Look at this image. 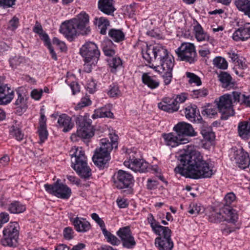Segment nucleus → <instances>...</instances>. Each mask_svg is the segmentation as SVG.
Returning <instances> with one entry per match:
<instances>
[{"instance_id": "2", "label": "nucleus", "mask_w": 250, "mask_h": 250, "mask_svg": "<svg viewBox=\"0 0 250 250\" xmlns=\"http://www.w3.org/2000/svg\"><path fill=\"white\" fill-rule=\"evenodd\" d=\"M143 58L150 63L153 60L159 61L160 65L154 67L156 71L162 73L165 85L169 84L172 78V69L174 65V60L172 56L163 46L156 45H146L145 50H142Z\"/></svg>"}, {"instance_id": "25", "label": "nucleus", "mask_w": 250, "mask_h": 250, "mask_svg": "<svg viewBox=\"0 0 250 250\" xmlns=\"http://www.w3.org/2000/svg\"><path fill=\"white\" fill-rule=\"evenodd\" d=\"M58 123L60 127L63 128L62 131L64 132L69 131L74 126V124L72 122L71 118L65 114L59 116Z\"/></svg>"}, {"instance_id": "64", "label": "nucleus", "mask_w": 250, "mask_h": 250, "mask_svg": "<svg viewBox=\"0 0 250 250\" xmlns=\"http://www.w3.org/2000/svg\"><path fill=\"white\" fill-rule=\"evenodd\" d=\"M9 219V214L7 213L2 212L0 214V221L3 224L7 223Z\"/></svg>"}, {"instance_id": "15", "label": "nucleus", "mask_w": 250, "mask_h": 250, "mask_svg": "<svg viewBox=\"0 0 250 250\" xmlns=\"http://www.w3.org/2000/svg\"><path fill=\"white\" fill-rule=\"evenodd\" d=\"M173 130L181 138L187 139L186 137H193L197 134L192 126L185 122L177 124L173 127Z\"/></svg>"}, {"instance_id": "48", "label": "nucleus", "mask_w": 250, "mask_h": 250, "mask_svg": "<svg viewBox=\"0 0 250 250\" xmlns=\"http://www.w3.org/2000/svg\"><path fill=\"white\" fill-rule=\"evenodd\" d=\"M11 133L18 141H21L23 139L24 134L19 128L13 126Z\"/></svg>"}, {"instance_id": "39", "label": "nucleus", "mask_w": 250, "mask_h": 250, "mask_svg": "<svg viewBox=\"0 0 250 250\" xmlns=\"http://www.w3.org/2000/svg\"><path fill=\"white\" fill-rule=\"evenodd\" d=\"M154 232L159 236L157 238H171V231L167 227H164L160 225Z\"/></svg>"}, {"instance_id": "54", "label": "nucleus", "mask_w": 250, "mask_h": 250, "mask_svg": "<svg viewBox=\"0 0 250 250\" xmlns=\"http://www.w3.org/2000/svg\"><path fill=\"white\" fill-rule=\"evenodd\" d=\"M16 0H0V6L3 8L12 7L15 4Z\"/></svg>"}, {"instance_id": "22", "label": "nucleus", "mask_w": 250, "mask_h": 250, "mask_svg": "<svg viewBox=\"0 0 250 250\" xmlns=\"http://www.w3.org/2000/svg\"><path fill=\"white\" fill-rule=\"evenodd\" d=\"M234 159L236 163L240 165V167L243 168L246 167L250 163L249 154L245 151L243 148L235 151Z\"/></svg>"}, {"instance_id": "23", "label": "nucleus", "mask_w": 250, "mask_h": 250, "mask_svg": "<svg viewBox=\"0 0 250 250\" xmlns=\"http://www.w3.org/2000/svg\"><path fill=\"white\" fill-rule=\"evenodd\" d=\"M158 107L165 111L172 113L177 111L179 108L174 99L166 98L158 104Z\"/></svg>"}, {"instance_id": "55", "label": "nucleus", "mask_w": 250, "mask_h": 250, "mask_svg": "<svg viewBox=\"0 0 250 250\" xmlns=\"http://www.w3.org/2000/svg\"><path fill=\"white\" fill-rule=\"evenodd\" d=\"M230 95H231V99L232 101H233V102H240L241 101H242L243 94L241 92L233 91Z\"/></svg>"}, {"instance_id": "11", "label": "nucleus", "mask_w": 250, "mask_h": 250, "mask_svg": "<svg viewBox=\"0 0 250 250\" xmlns=\"http://www.w3.org/2000/svg\"><path fill=\"white\" fill-rule=\"evenodd\" d=\"M44 187L48 193L62 199H68L72 193L71 188L60 179L52 184H45Z\"/></svg>"}, {"instance_id": "24", "label": "nucleus", "mask_w": 250, "mask_h": 250, "mask_svg": "<svg viewBox=\"0 0 250 250\" xmlns=\"http://www.w3.org/2000/svg\"><path fill=\"white\" fill-rule=\"evenodd\" d=\"M71 221L72 222L75 229L78 232H85L90 229V223L83 218L77 217L71 219Z\"/></svg>"}, {"instance_id": "9", "label": "nucleus", "mask_w": 250, "mask_h": 250, "mask_svg": "<svg viewBox=\"0 0 250 250\" xmlns=\"http://www.w3.org/2000/svg\"><path fill=\"white\" fill-rule=\"evenodd\" d=\"M19 229L17 222H10L3 230L1 244L4 246L16 247L18 244Z\"/></svg>"}, {"instance_id": "37", "label": "nucleus", "mask_w": 250, "mask_h": 250, "mask_svg": "<svg viewBox=\"0 0 250 250\" xmlns=\"http://www.w3.org/2000/svg\"><path fill=\"white\" fill-rule=\"evenodd\" d=\"M115 45L110 40H107L103 44V50L105 56L113 57L115 54V51L113 47Z\"/></svg>"}, {"instance_id": "5", "label": "nucleus", "mask_w": 250, "mask_h": 250, "mask_svg": "<svg viewBox=\"0 0 250 250\" xmlns=\"http://www.w3.org/2000/svg\"><path fill=\"white\" fill-rule=\"evenodd\" d=\"M71 156L72 167L82 178L87 179L91 176V170L87 166L86 158L82 147L72 148Z\"/></svg>"}, {"instance_id": "7", "label": "nucleus", "mask_w": 250, "mask_h": 250, "mask_svg": "<svg viewBox=\"0 0 250 250\" xmlns=\"http://www.w3.org/2000/svg\"><path fill=\"white\" fill-rule=\"evenodd\" d=\"M208 220L212 223H220L226 221L229 223L234 224L238 220V214L236 210L231 207L222 208L218 211L213 210L210 212Z\"/></svg>"}, {"instance_id": "62", "label": "nucleus", "mask_w": 250, "mask_h": 250, "mask_svg": "<svg viewBox=\"0 0 250 250\" xmlns=\"http://www.w3.org/2000/svg\"><path fill=\"white\" fill-rule=\"evenodd\" d=\"M9 161L10 158L7 154L0 158V164L3 167L7 166Z\"/></svg>"}, {"instance_id": "47", "label": "nucleus", "mask_w": 250, "mask_h": 250, "mask_svg": "<svg viewBox=\"0 0 250 250\" xmlns=\"http://www.w3.org/2000/svg\"><path fill=\"white\" fill-rule=\"evenodd\" d=\"M91 104V101L89 98L83 97L81 100V101L75 106L76 110L81 109L82 108L88 106Z\"/></svg>"}, {"instance_id": "45", "label": "nucleus", "mask_w": 250, "mask_h": 250, "mask_svg": "<svg viewBox=\"0 0 250 250\" xmlns=\"http://www.w3.org/2000/svg\"><path fill=\"white\" fill-rule=\"evenodd\" d=\"M186 76L189 79V83H194L199 86L201 84L202 82L200 78L195 74L189 72H186Z\"/></svg>"}, {"instance_id": "53", "label": "nucleus", "mask_w": 250, "mask_h": 250, "mask_svg": "<svg viewBox=\"0 0 250 250\" xmlns=\"http://www.w3.org/2000/svg\"><path fill=\"white\" fill-rule=\"evenodd\" d=\"M235 199V195L232 192H230L228 193L225 197V200L226 201V204L224 205V207L228 206L230 207V205L231 203L234 201Z\"/></svg>"}, {"instance_id": "28", "label": "nucleus", "mask_w": 250, "mask_h": 250, "mask_svg": "<svg viewBox=\"0 0 250 250\" xmlns=\"http://www.w3.org/2000/svg\"><path fill=\"white\" fill-rule=\"evenodd\" d=\"M218 78L223 87L229 89L234 86V83L232 82V77L228 73L221 72L219 74Z\"/></svg>"}, {"instance_id": "6", "label": "nucleus", "mask_w": 250, "mask_h": 250, "mask_svg": "<svg viewBox=\"0 0 250 250\" xmlns=\"http://www.w3.org/2000/svg\"><path fill=\"white\" fill-rule=\"evenodd\" d=\"M80 53L85 62L83 65L84 71L87 73L90 72L92 66L97 63L100 56L97 45L93 42H87L80 48Z\"/></svg>"}, {"instance_id": "31", "label": "nucleus", "mask_w": 250, "mask_h": 250, "mask_svg": "<svg viewBox=\"0 0 250 250\" xmlns=\"http://www.w3.org/2000/svg\"><path fill=\"white\" fill-rule=\"evenodd\" d=\"M142 79L143 83L152 89L158 87L160 84L158 81L155 79L154 77L150 76L148 73L143 74Z\"/></svg>"}, {"instance_id": "56", "label": "nucleus", "mask_w": 250, "mask_h": 250, "mask_svg": "<svg viewBox=\"0 0 250 250\" xmlns=\"http://www.w3.org/2000/svg\"><path fill=\"white\" fill-rule=\"evenodd\" d=\"M42 93V89L38 90V89H34L31 92V96L32 98L36 100H39Z\"/></svg>"}, {"instance_id": "40", "label": "nucleus", "mask_w": 250, "mask_h": 250, "mask_svg": "<svg viewBox=\"0 0 250 250\" xmlns=\"http://www.w3.org/2000/svg\"><path fill=\"white\" fill-rule=\"evenodd\" d=\"M10 66L12 68H16L18 66L26 62V59L24 57L15 56L11 58L9 60Z\"/></svg>"}, {"instance_id": "42", "label": "nucleus", "mask_w": 250, "mask_h": 250, "mask_svg": "<svg viewBox=\"0 0 250 250\" xmlns=\"http://www.w3.org/2000/svg\"><path fill=\"white\" fill-rule=\"evenodd\" d=\"M107 62L110 67L111 68V71L112 72H115L116 69L122 65V61L119 58H111L107 60Z\"/></svg>"}, {"instance_id": "52", "label": "nucleus", "mask_w": 250, "mask_h": 250, "mask_svg": "<svg viewBox=\"0 0 250 250\" xmlns=\"http://www.w3.org/2000/svg\"><path fill=\"white\" fill-rule=\"evenodd\" d=\"M91 217L92 219H93L99 225L102 231L103 229H105L104 221L99 217V215L97 213H92L91 214Z\"/></svg>"}, {"instance_id": "32", "label": "nucleus", "mask_w": 250, "mask_h": 250, "mask_svg": "<svg viewBox=\"0 0 250 250\" xmlns=\"http://www.w3.org/2000/svg\"><path fill=\"white\" fill-rule=\"evenodd\" d=\"M185 116L191 122H196L197 114H199V111L195 105H190L185 108Z\"/></svg>"}, {"instance_id": "58", "label": "nucleus", "mask_w": 250, "mask_h": 250, "mask_svg": "<svg viewBox=\"0 0 250 250\" xmlns=\"http://www.w3.org/2000/svg\"><path fill=\"white\" fill-rule=\"evenodd\" d=\"M33 30L35 33L40 35H41L43 33L42 26L38 21L36 22L35 26L34 27Z\"/></svg>"}, {"instance_id": "63", "label": "nucleus", "mask_w": 250, "mask_h": 250, "mask_svg": "<svg viewBox=\"0 0 250 250\" xmlns=\"http://www.w3.org/2000/svg\"><path fill=\"white\" fill-rule=\"evenodd\" d=\"M229 57L231 61L235 63L239 60L238 55L233 51H230L228 53Z\"/></svg>"}, {"instance_id": "35", "label": "nucleus", "mask_w": 250, "mask_h": 250, "mask_svg": "<svg viewBox=\"0 0 250 250\" xmlns=\"http://www.w3.org/2000/svg\"><path fill=\"white\" fill-rule=\"evenodd\" d=\"M26 208L18 201H14L9 205L8 210L11 213H21L24 212Z\"/></svg>"}, {"instance_id": "43", "label": "nucleus", "mask_w": 250, "mask_h": 250, "mask_svg": "<svg viewBox=\"0 0 250 250\" xmlns=\"http://www.w3.org/2000/svg\"><path fill=\"white\" fill-rule=\"evenodd\" d=\"M107 94L110 97H118L120 96L121 92L119 90L118 84L116 83H112L110 85L107 92Z\"/></svg>"}, {"instance_id": "61", "label": "nucleus", "mask_w": 250, "mask_h": 250, "mask_svg": "<svg viewBox=\"0 0 250 250\" xmlns=\"http://www.w3.org/2000/svg\"><path fill=\"white\" fill-rule=\"evenodd\" d=\"M117 203L120 208H125L128 206L127 200L124 198L118 199Z\"/></svg>"}, {"instance_id": "17", "label": "nucleus", "mask_w": 250, "mask_h": 250, "mask_svg": "<svg viewBox=\"0 0 250 250\" xmlns=\"http://www.w3.org/2000/svg\"><path fill=\"white\" fill-rule=\"evenodd\" d=\"M162 136L166 145L172 147L179 145L186 144L189 142L188 139L181 138L177 134L176 135L172 132L167 134L164 133Z\"/></svg>"}, {"instance_id": "57", "label": "nucleus", "mask_w": 250, "mask_h": 250, "mask_svg": "<svg viewBox=\"0 0 250 250\" xmlns=\"http://www.w3.org/2000/svg\"><path fill=\"white\" fill-rule=\"evenodd\" d=\"M19 19L15 17H13L9 21V27L14 30L18 27Z\"/></svg>"}, {"instance_id": "33", "label": "nucleus", "mask_w": 250, "mask_h": 250, "mask_svg": "<svg viewBox=\"0 0 250 250\" xmlns=\"http://www.w3.org/2000/svg\"><path fill=\"white\" fill-rule=\"evenodd\" d=\"M235 4L239 11L250 18V0H236Z\"/></svg>"}, {"instance_id": "60", "label": "nucleus", "mask_w": 250, "mask_h": 250, "mask_svg": "<svg viewBox=\"0 0 250 250\" xmlns=\"http://www.w3.org/2000/svg\"><path fill=\"white\" fill-rule=\"evenodd\" d=\"M70 86L72 90L73 94L74 95L80 91V85L77 82H72L70 84Z\"/></svg>"}, {"instance_id": "4", "label": "nucleus", "mask_w": 250, "mask_h": 250, "mask_svg": "<svg viewBox=\"0 0 250 250\" xmlns=\"http://www.w3.org/2000/svg\"><path fill=\"white\" fill-rule=\"evenodd\" d=\"M109 138L110 141L107 138L101 140V146L100 148L95 150L92 157L94 164L101 169L107 167V163L110 159L111 151L118 147V135L110 133Z\"/></svg>"}, {"instance_id": "21", "label": "nucleus", "mask_w": 250, "mask_h": 250, "mask_svg": "<svg viewBox=\"0 0 250 250\" xmlns=\"http://www.w3.org/2000/svg\"><path fill=\"white\" fill-rule=\"evenodd\" d=\"M14 98V91L7 84L0 85V104L5 105L10 103Z\"/></svg>"}, {"instance_id": "18", "label": "nucleus", "mask_w": 250, "mask_h": 250, "mask_svg": "<svg viewBox=\"0 0 250 250\" xmlns=\"http://www.w3.org/2000/svg\"><path fill=\"white\" fill-rule=\"evenodd\" d=\"M197 120L199 124V127L200 128V133L204 139L208 142L213 141L215 136L212 128L208 126L207 123L203 122L202 118L200 115H199V118H197Z\"/></svg>"}, {"instance_id": "10", "label": "nucleus", "mask_w": 250, "mask_h": 250, "mask_svg": "<svg viewBox=\"0 0 250 250\" xmlns=\"http://www.w3.org/2000/svg\"><path fill=\"white\" fill-rule=\"evenodd\" d=\"M178 59L190 64L194 63L198 59L195 46L190 42H183L175 50Z\"/></svg>"}, {"instance_id": "20", "label": "nucleus", "mask_w": 250, "mask_h": 250, "mask_svg": "<svg viewBox=\"0 0 250 250\" xmlns=\"http://www.w3.org/2000/svg\"><path fill=\"white\" fill-rule=\"evenodd\" d=\"M128 163V167L133 171L140 172H146L147 171L149 164L143 159H132L128 162H125V165L127 166Z\"/></svg>"}, {"instance_id": "16", "label": "nucleus", "mask_w": 250, "mask_h": 250, "mask_svg": "<svg viewBox=\"0 0 250 250\" xmlns=\"http://www.w3.org/2000/svg\"><path fill=\"white\" fill-rule=\"evenodd\" d=\"M17 98L14 103L16 106V113L18 115H21L27 109V97L23 91L18 89L16 90Z\"/></svg>"}, {"instance_id": "44", "label": "nucleus", "mask_w": 250, "mask_h": 250, "mask_svg": "<svg viewBox=\"0 0 250 250\" xmlns=\"http://www.w3.org/2000/svg\"><path fill=\"white\" fill-rule=\"evenodd\" d=\"M38 132L40 139V143H43L47 139L48 135V131L46 129V126H40L38 128Z\"/></svg>"}, {"instance_id": "50", "label": "nucleus", "mask_w": 250, "mask_h": 250, "mask_svg": "<svg viewBox=\"0 0 250 250\" xmlns=\"http://www.w3.org/2000/svg\"><path fill=\"white\" fill-rule=\"evenodd\" d=\"M147 221L153 231L156 230V229L160 226L159 223L154 219L153 215L151 213L148 215Z\"/></svg>"}, {"instance_id": "38", "label": "nucleus", "mask_w": 250, "mask_h": 250, "mask_svg": "<svg viewBox=\"0 0 250 250\" xmlns=\"http://www.w3.org/2000/svg\"><path fill=\"white\" fill-rule=\"evenodd\" d=\"M102 232L108 243L113 246H118L120 244V240L106 229H103Z\"/></svg>"}, {"instance_id": "12", "label": "nucleus", "mask_w": 250, "mask_h": 250, "mask_svg": "<svg viewBox=\"0 0 250 250\" xmlns=\"http://www.w3.org/2000/svg\"><path fill=\"white\" fill-rule=\"evenodd\" d=\"M75 121L78 125V136L88 139L94 135L93 127L91 125V120L90 119L85 116L79 115L75 117Z\"/></svg>"}, {"instance_id": "8", "label": "nucleus", "mask_w": 250, "mask_h": 250, "mask_svg": "<svg viewBox=\"0 0 250 250\" xmlns=\"http://www.w3.org/2000/svg\"><path fill=\"white\" fill-rule=\"evenodd\" d=\"M112 180L114 186L118 189H125L123 191L125 195L132 194L133 188L131 185L133 184V177L129 173L119 170L114 173L112 176Z\"/></svg>"}, {"instance_id": "29", "label": "nucleus", "mask_w": 250, "mask_h": 250, "mask_svg": "<svg viewBox=\"0 0 250 250\" xmlns=\"http://www.w3.org/2000/svg\"><path fill=\"white\" fill-rule=\"evenodd\" d=\"M108 37L111 42H120L125 40V35L124 32L120 29H110L108 33Z\"/></svg>"}, {"instance_id": "14", "label": "nucleus", "mask_w": 250, "mask_h": 250, "mask_svg": "<svg viewBox=\"0 0 250 250\" xmlns=\"http://www.w3.org/2000/svg\"><path fill=\"white\" fill-rule=\"evenodd\" d=\"M117 234L121 238L124 248L131 249L136 245V242L129 226L120 228Z\"/></svg>"}, {"instance_id": "3", "label": "nucleus", "mask_w": 250, "mask_h": 250, "mask_svg": "<svg viewBox=\"0 0 250 250\" xmlns=\"http://www.w3.org/2000/svg\"><path fill=\"white\" fill-rule=\"evenodd\" d=\"M60 31L69 40L72 41L78 34L87 35L91 31L89 26V16L81 12L75 18L62 22Z\"/></svg>"}, {"instance_id": "46", "label": "nucleus", "mask_w": 250, "mask_h": 250, "mask_svg": "<svg viewBox=\"0 0 250 250\" xmlns=\"http://www.w3.org/2000/svg\"><path fill=\"white\" fill-rule=\"evenodd\" d=\"M202 113L208 117L212 118L217 114V112L216 108L208 105L202 111Z\"/></svg>"}, {"instance_id": "27", "label": "nucleus", "mask_w": 250, "mask_h": 250, "mask_svg": "<svg viewBox=\"0 0 250 250\" xmlns=\"http://www.w3.org/2000/svg\"><path fill=\"white\" fill-rule=\"evenodd\" d=\"M98 7L101 11L107 15L111 14L115 10L113 0H99Z\"/></svg>"}, {"instance_id": "19", "label": "nucleus", "mask_w": 250, "mask_h": 250, "mask_svg": "<svg viewBox=\"0 0 250 250\" xmlns=\"http://www.w3.org/2000/svg\"><path fill=\"white\" fill-rule=\"evenodd\" d=\"M236 42L245 41L250 38V23H246L243 26L238 28L232 36Z\"/></svg>"}, {"instance_id": "34", "label": "nucleus", "mask_w": 250, "mask_h": 250, "mask_svg": "<svg viewBox=\"0 0 250 250\" xmlns=\"http://www.w3.org/2000/svg\"><path fill=\"white\" fill-rule=\"evenodd\" d=\"M113 116V114L108 107L105 106L96 109L92 117L93 119H96L104 117L112 118Z\"/></svg>"}, {"instance_id": "59", "label": "nucleus", "mask_w": 250, "mask_h": 250, "mask_svg": "<svg viewBox=\"0 0 250 250\" xmlns=\"http://www.w3.org/2000/svg\"><path fill=\"white\" fill-rule=\"evenodd\" d=\"M236 228L231 227L229 225H227L225 228L222 229V232L224 234L228 235L230 233L235 231Z\"/></svg>"}, {"instance_id": "41", "label": "nucleus", "mask_w": 250, "mask_h": 250, "mask_svg": "<svg viewBox=\"0 0 250 250\" xmlns=\"http://www.w3.org/2000/svg\"><path fill=\"white\" fill-rule=\"evenodd\" d=\"M213 64L218 68L226 69L228 67L227 61L222 57H216L213 59Z\"/></svg>"}, {"instance_id": "1", "label": "nucleus", "mask_w": 250, "mask_h": 250, "mask_svg": "<svg viewBox=\"0 0 250 250\" xmlns=\"http://www.w3.org/2000/svg\"><path fill=\"white\" fill-rule=\"evenodd\" d=\"M180 164L174 171L182 175L192 179L209 178L213 174L208 164L196 151H185L180 154L178 159Z\"/></svg>"}, {"instance_id": "36", "label": "nucleus", "mask_w": 250, "mask_h": 250, "mask_svg": "<svg viewBox=\"0 0 250 250\" xmlns=\"http://www.w3.org/2000/svg\"><path fill=\"white\" fill-rule=\"evenodd\" d=\"M194 31L196 39L198 42L205 41L209 39L208 35L203 31L202 26L199 23L194 27Z\"/></svg>"}, {"instance_id": "13", "label": "nucleus", "mask_w": 250, "mask_h": 250, "mask_svg": "<svg viewBox=\"0 0 250 250\" xmlns=\"http://www.w3.org/2000/svg\"><path fill=\"white\" fill-rule=\"evenodd\" d=\"M218 110L222 113V120H227L229 117L233 116L234 113L233 109L231 95L224 94L215 100Z\"/></svg>"}, {"instance_id": "51", "label": "nucleus", "mask_w": 250, "mask_h": 250, "mask_svg": "<svg viewBox=\"0 0 250 250\" xmlns=\"http://www.w3.org/2000/svg\"><path fill=\"white\" fill-rule=\"evenodd\" d=\"M74 233L72 228L66 227L63 230V236L67 240H71L74 237Z\"/></svg>"}, {"instance_id": "26", "label": "nucleus", "mask_w": 250, "mask_h": 250, "mask_svg": "<svg viewBox=\"0 0 250 250\" xmlns=\"http://www.w3.org/2000/svg\"><path fill=\"white\" fill-rule=\"evenodd\" d=\"M155 244L159 250H171L173 247V243L171 238H156Z\"/></svg>"}, {"instance_id": "49", "label": "nucleus", "mask_w": 250, "mask_h": 250, "mask_svg": "<svg viewBox=\"0 0 250 250\" xmlns=\"http://www.w3.org/2000/svg\"><path fill=\"white\" fill-rule=\"evenodd\" d=\"M208 94V91L206 88L194 90L192 91V97L193 98H198L201 97H205Z\"/></svg>"}, {"instance_id": "30", "label": "nucleus", "mask_w": 250, "mask_h": 250, "mask_svg": "<svg viewBox=\"0 0 250 250\" xmlns=\"http://www.w3.org/2000/svg\"><path fill=\"white\" fill-rule=\"evenodd\" d=\"M94 24L97 25L100 29V33L102 35L106 34V30L108 26H109V21L104 17H96L94 19Z\"/></svg>"}]
</instances>
